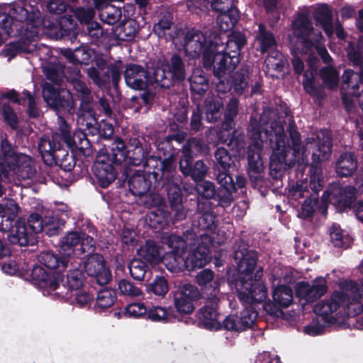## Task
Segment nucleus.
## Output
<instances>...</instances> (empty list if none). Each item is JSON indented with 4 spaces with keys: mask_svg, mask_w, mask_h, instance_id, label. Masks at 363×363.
Segmentation results:
<instances>
[{
    "mask_svg": "<svg viewBox=\"0 0 363 363\" xmlns=\"http://www.w3.org/2000/svg\"><path fill=\"white\" fill-rule=\"evenodd\" d=\"M234 259L237 264L238 277L230 281L234 286L239 300L245 304L260 303L267 298V289L262 277V268L260 267L253 275L258 261V253L255 250H249L248 242L242 238L235 242Z\"/></svg>",
    "mask_w": 363,
    "mask_h": 363,
    "instance_id": "f257e3e1",
    "label": "nucleus"
},
{
    "mask_svg": "<svg viewBox=\"0 0 363 363\" xmlns=\"http://www.w3.org/2000/svg\"><path fill=\"white\" fill-rule=\"evenodd\" d=\"M339 286L340 291H333L329 299L319 303V317L328 325L349 327V319L363 311V284L359 286L352 280H345Z\"/></svg>",
    "mask_w": 363,
    "mask_h": 363,
    "instance_id": "f03ea898",
    "label": "nucleus"
},
{
    "mask_svg": "<svg viewBox=\"0 0 363 363\" xmlns=\"http://www.w3.org/2000/svg\"><path fill=\"white\" fill-rule=\"evenodd\" d=\"M36 265L33 266L30 272V279L33 284L53 295L58 298H68L69 291H77L84 284V272L80 268L72 267L66 275V284H62L64 280L62 272L65 269H48Z\"/></svg>",
    "mask_w": 363,
    "mask_h": 363,
    "instance_id": "7ed1b4c3",
    "label": "nucleus"
},
{
    "mask_svg": "<svg viewBox=\"0 0 363 363\" xmlns=\"http://www.w3.org/2000/svg\"><path fill=\"white\" fill-rule=\"evenodd\" d=\"M216 179L219 184L217 189L214 183L211 181L204 180L203 178L197 179L195 191L199 195V200L213 199L218 201V206L223 208L231 205L234 200L233 194L239 189L244 188L247 183L246 178L242 174H238L235 176V182L232 175H227L224 172L216 173ZM206 205V203H201L199 201L198 210L200 211Z\"/></svg>",
    "mask_w": 363,
    "mask_h": 363,
    "instance_id": "20e7f679",
    "label": "nucleus"
},
{
    "mask_svg": "<svg viewBox=\"0 0 363 363\" xmlns=\"http://www.w3.org/2000/svg\"><path fill=\"white\" fill-rule=\"evenodd\" d=\"M240 62V58L238 53L233 54L223 45L211 40L203 50L201 60L203 67L207 71H211L213 76L219 80L233 72Z\"/></svg>",
    "mask_w": 363,
    "mask_h": 363,
    "instance_id": "39448f33",
    "label": "nucleus"
},
{
    "mask_svg": "<svg viewBox=\"0 0 363 363\" xmlns=\"http://www.w3.org/2000/svg\"><path fill=\"white\" fill-rule=\"evenodd\" d=\"M65 225V220L58 215L46 216L43 218L39 213H33L27 219L25 218V233L19 236L20 238L23 236L28 240L20 241L17 245H35L38 242L36 235L40 232H45L49 237L58 235Z\"/></svg>",
    "mask_w": 363,
    "mask_h": 363,
    "instance_id": "423d86ee",
    "label": "nucleus"
},
{
    "mask_svg": "<svg viewBox=\"0 0 363 363\" xmlns=\"http://www.w3.org/2000/svg\"><path fill=\"white\" fill-rule=\"evenodd\" d=\"M38 147L43 162L48 166H59L65 172H70L76 165L74 155L69 154L62 140L54 141V133L51 137H41Z\"/></svg>",
    "mask_w": 363,
    "mask_h": 363,
    "instance_id": "0eeeda50",
    "label": "nucleus"
},
{
    "mask_svg": "<svg viewBox=\"0 0 363 363\" xmlns=\"http://www.w3.org/2000/svg\"><path fill=\"white\" fill-rule=\"evenodd\" d=\"M291 33L289 34L290 49L306 53L318 52V39H313V26L307 13L298 12L291 22Z\"/></svg>",
    "mask_w": 363,
    "mask_h": 363,
    "instance_id": "6e6552de",
    "label": "nucleus"
},
{
    "mask_svg": "<svg viewBox=\"0 0 363 363\" xmlns=\"http://www.w3.org/2000/svg\"><path fill=\"white\" fill-rule=\"evenodd\" d=\"M81 231H69L63 237L58 253L53 251L42 252L38 255V262L48 269H66L71 257L76 254L74 247L82 241Z\"/></svg>",
    "mask_w": 363,
    "mask_h": 363,
    "instance_id": "1a4fd4ad",
    "label": "nucleus"
},
{
    "mask_svg": "<svg viewBox=\"0 0 363 363\" xmlns=\"http://www.w3.org/2000/svg\"><path fill=\"white\" fill-rule=\"evenodd\" d=\"M185 61L179 53H174L169 60L159 59L155 62L157 85L169 89L183 84L187 78Z\"/></svg>",
    "mask_w": 363,
    "mask_h": 363,
    "instance_id": "9d476101",
    "label": "nucleus"
},
{
    "mask_svg": "<svg viewBox=\"0 0 363 363\" xmlns=\"http://www.w3.org/2000/svg\"><path fill=\"white\" fill-rule=\"evenodd\" d=\"M19 206L11 200L5 206L0 203V231L7 233V240L11 245H17L20 241L27 240L20 235L25 233V218H17Z\"/></svg>",
    "mask_w": 363,
    "mask_h": 363,
    "instance_id": "9b49d317",
    "label": "nucleus"
},
{
    "mask_svg": "<svg viewBox=\"0 0 363 363\" xmlns=\"http://www.w3.org/2000/svg\"><path fill=\"white\" fill-rule=\"evenodd\" d=\"M155 62L146 65L128 63L123 71V77L126 85L134 90H145L150 85L157 84Z\"/></svg>",
    "mask_w": 363,
    "mask_h": 363,
    "instance_id": "f8f14e48",
    "label": "nucleus"
},
{
    "mask_svg": "<svg viewBox=\"0 0 363 363\" xmlns=\"http://www.w3.org/2000/svg\"><path fill=\"white\" fill-rule=\"evenodd\" d=\"M1 161L3 164L9 169L23 180L31 179L35 174V170L28 161H23V155H18L16 147L7 138L1 141Z\"/></svg>",
    "mask_w": 363,
    "mask_h": 363,
    "instance_id": "ddd939ff",
    "label": "nucleus"
},
{
    "mask_svg": "<svg viewBox=\"0 0 363 363\" xmlns=\"http://www.w3.org/2000/svg\"><path fill=\"white\" fill-rule=\"evenodd\" d=\"M132 170L125 167L122 172V179L127 181L128 186L130 192L134 195L141 197L147 193L152 186V179L157 185H160L161 180L164 177L162 173L157 169H152L146 172L145 170H135L131 173Z\"/></svg>",
    "mask_w": 363,
    "mask_h": 363,
    "instance_id": "4468645a",
    "label": "nucleus"
},
{
    "mask_svg": "<svg viewBox=\"0 0 363 363\" xmlns=\"http://www.w3.org/2000/svg\"><path fill=\"white\" fill-rule=\"evenodd\" d=\"M290 50L294 56V58L291 60V64L294 72L298 75L301 74L304 69L303 62L298 55H309L307 60L308 68L303 74V86L306 92L314 97V101L315 102L316 99H318V86L316 85L315 82V78L318 75V57L315 55V50H313L309 53H306L298 50L296 52H294L291 49Z\"/></svg>",
    "mask_w": 363,
    "mask_h": 363,
    "instance_id": "2eb2a0df",
    "label": "nucleus"
},
{
    "mask_svg": "<svg viewBox=\"0 0 363 363\" xmlns=\"http://www.w3.org/2000/svg\"><path fill=\"white\" fill-rule=\"evenodd\" d=\"M156 155L150 156V169H157L164 176L174 172L176 168V149L166 136L155 143Z\"/></svg>",
    "mask_w": 363,
    "mask_h": 363,
    "instance_id": "dca6fc26",
    "label": "nucleus"
},
{
    "mask_svg": "<svg viewBox=\"0 0 363 363\" xmlns=\"http://www.w3.org/2000/svg\"><path fill=\"white\" fill-rule=\"evenodd\" d=\"M325 192L336 211L340 213L354 210L357 203V189L351 185L343 186L340 183L333 182Z\"/></svg>",
    "mask_w": 363,
    "mask_h": 363,
    "instance_id": "f3484780",
    "label": "nucleus"
},
{
    "mask_svg": "<svg viewBox=\"0 0 363 363\" xmlns=\"http://www.w3.org/2000/svg\"><path fill=\"white\" fill-rule=\"evenodd\" d=\"M62 140L67 149L72 151L78 150L85 157L90 156L92 152V144L87 138V135L82 130L71 133V128L66 121L60 126L59 132L54 133V141Z\"/></svg>",
    "mask_w": 363,
    "mask_h": 363,
    "instance_id": "a211bd4d",
    "label": "nucleus"
},
{
    "mask_svg": "<svg viewBox=\"0 0 363 363\" xmlns=\"http://www.w3.org/2000/svg\"><path fill=\"white\" fill-rule=\"evenodd\" d=\"M176 311L181 315L191 314L195 310V303L201 296L197 286L191 284H180L171 292Z\"/></svg>",
    "mask_w": 363,
    "mask_h": 363,
    "instance_id": "6ab92c4d",
    "label": "nucleus"
},
{
    "mask_svg": "<svg viewBox=\"0 0 363 363\" xmlns=\"http://www.w3.org/2000/svg\"><path fill=\"white\" fill-rule=\"evenodd\" d=\"M42 95L45 102L52 110L70 111L73 108L72 93L59 86L44 82L42 84Z\"/></svg>",
    "mask_w": 363,
    "mask_h": 363,
    "instance_id": "aec40b11",
    "label": "nucleus"
},
{
    "mask_svg": "<svg viewBox=\"0 0 363 363\" xmlns=\"http://www.w3.org/2000/svg\"><path fill=\"white\" fill-rule=\"evenodd\" d=\"M160 185L167 192L171 211L174 213L175 220H182L186 218L183 206V192L172 173L167 174L161 180Z\"/></svg>",
    "mask_w": 363,
    "mask_h": 363,
    "instance_id": "412c9836",
    "label": "nucleus"
},
{
    "mask_svg": "<svg viewBox=\"0 0 363 363\" xmlns=\"http://www.w3.org/2000/svg\"><path fill=\"white\" fill-rule=\"evenodd\" d=\"M252 137L255 141L250 144L247 149V172L250 181L257 182L261 179L262 173L264 168L262 157V146L257 141L261 138V131L259 128L255 129Z\"/></svg>",
    "mask_w": 363,
    "mask_h": 363,
    "instance_id": "4be33fe9",
    "label": "nucleus"
},
{
    "mask_svg": "<svg viewBox=\"0 0 363 363\" xmlns=\"http://www.w3.org/2000/svg\"><path fill=\"white\" fill-rule=\"evenodd\" d=\"M257 317V313L252 307H246L239 313L228 315L224 320L220 322V330L240 333L249 329H252L255 323Z\"/></svg>",
    "mask_w": 363,
    "mask_h": 363,
    "instance_id": "5701e85b",
    "label": "nucleus"
},
{
    "mask_svg": "<svg viewBox=\"0 0 363 363\" xmlns=\"http://www.w3.org/2000/svg\"><path fill=\"white\" fill-rule=\"evenodd\" d=\"M220 298L218 296L207 297L204 305L196 312L198 325L211 331L220 330L218 320Z\"/></svg>",
    "mask_w": 363,
    "mask_h": 363,
    "instance_id": "b1692460",
    "label": "nucleus"
},
{
    "mask_svg": "<svg viewBox=\"0 0 363 363\" xmlns=\"http://www.w3.org/2000/svg\"><path fill=\"white\" fill-rule=\"evenodd\" d=\"M249 74V67L247 65H242L238 71L219 80L216 84L217 91L223 94L233 91L239 95L242 94L248 87Z\"/></svg>",
    "mask_w": 363,
    "mask_h": 363,
    "instance_id": "393cba45",
    "label": "nucleus"
},
{
    "mask_svg": "<svg viewBox=\"0 0 363 363\" xmlns=\"http://www.w3.org/2000/svg\"><path fill=\"white\" fill-rule=\"evenodd\" d=\"M210 248L207 245L199 244L189 255L182 259L175 265H172L174 270L194 271L196 268H202L209 262Z\"/></svg>",
    "mask_w": 363,
    "mask_h": 363,
    "instance_id": "a878e982",
    "label": "nucleus"
},
{
    "mask_svg": "<svg viewBox=\"0 0 363 363\" xmlns=\"http://www.w3.org/2000/svg\"><path fill=\"white\" fill-rule=\"evenodd\" d=\"M86 257L84 269L87 275L93 277L99 285L107 284L111 280L112 275L110 269L106 266L104 257L99 253L89 255Z\"/></svg>",
    "mask_w": 363,
    "mask_h": 363,
    "instance_id": "bb28decb",
    "label": "nucleus"
},
{
    "mask_svg": "<svg viewBox=\"0 0 363 363\" xmlns=\"http://www.w3.org/2000/svg\"><path fill=\"white\" fill-rule=\"evenodd\" d=\"M118 166L108 160V157L99 155L97 156L92 169L98 185L107 188L117 177L116 167Z\"/></svg>",
    "mask_w": 363,
    "mask_h": 363,
    "instance_id": "cd10ccee",
    "label": "nucleus"
},
{
    "mask_svg": "<svg viewBox=\"0 0 363 363\" xmlns=\"http://www.w3.org/2000/svg\"><path fill=\"white\" fill-rule=\"evenodd\" d=\"M72 86L73 94H72L73 100V106H74V101H80L79 107V113L82 116L85 113L92 115L94 113L93 96L90 88L88 87L86 84L77 78H72L70 81Z\"/></svg>",
    "mask_w": 363,
    "mask_h": 363,
    "instance_id": "c85d7f7f",
    "label": "nucleus"
},
{
    "mask_svg": "<svg viewBox=\"0 0 363 363\" xmlns=\"http://www.w3.org/2000/svg\"><path fill=\"white\" fill-rule=\"evenodd\" d=\"M184 35L182 45L186 55L192 58H197L201 55H203V50L209 42L206 40L203 33L192 28L184 32Z\"/></svg>",
    "mask_w": 363,
    "mask_h": 363,
    "instance_id": "c756f323",
    "label": "nucleus"
},
{
    "mask_svg": "<svg viewBox=\"0 0 363 363\" xmlns=\"http://www.w3.org/2000/svg\"><path fill=\"white\" fill-rule=\"evenodd\" d=\"M314 194H311L309 196H305V192H308L307 186H303V184L298 183L294 186L293 185L289 190V194L291 197L295 199L299 198L306 197L304 202L301 206V216L304 219L312 218L315 210L318 209V189L315 184L311 186Z\"/></svg>",
    "mask_w": 363,
    "mask_h": 363,
    "instance_id": "7c9ffc66",
    "label": "nucleus"
},
{
    "mask_svg": "<svg viewBox=\"0 0 363 363\" xmlns=\"http://www.w3.org/2000/svg\"><path fill=\"white\" fill-rule=\"evenodd\" d=\"M128 156L126 162L133 166L143 165L150 169L149 161L150 160V147L138 138H130L128 139Z\"/></svg>",
    "mask_w": 363,
    "mask_h": 363,
    "instance_id": "2f4dec72",
    "label": "nucleus"
},
{
    "mask_svg": "<svg viewBox=\"0 0 363 363\" xmlns=\"http://www.w3.org/2000/svg\"><path fill=\"white\" fill-rule=\"evenodd\" d=\"M179 168L184 177H190L194 181L204 178L208 169L202 160L194 162L193 157L182 153L179 157Z\"/></svg>",
    "mask_w": 363,
    "mask_h": 363,
    "instance_id": "473e14b6",
    "label": "nucleus"
},
{
    "mask_svg": "<svg viewBox=\"0 0 363 363\" xmlns=\"http://www.w3.org/2000/svg\"><path fill=\"white\" fill-rule=\"evenodd\" d=\"M289 152L286 146L282 149L277 147L274 150L269 160V172L274 178L282 177L286 170L295 164V159H287V154Z\"/></svg>",
    "mask_w": 363,
    "mask_h": 363,
    "instance_id": "72a5a7b5",
    "label": "nucleus"
},
{
    "mask_svg": "<svg viewBox=\"0 0 363 363\" xmlns=\"http://www.w3.org/2000/svg\"><path fill=\"white\" fill-rule=\"evenodd\" d=\"M343 86L348 89V94L356 97L359 106L363 111V72L354 73L352 69H347L342 74Z\"/></svg>",
    "mask_w": 363,
    "mask_h": 363,
    "instance_id": "f704fd0d",
    "label": "nucleus"
},
{
    "mask_svg": "<svg viewBox=\"0 0 363 363\" xmlns=\"http://www.w3.org/2000/svg\"><path fill=\"white\" fill-rule=\"evenodd\" d=\"M196 281L201 286V292L207 297L218 296L220 282L218 279H215L214 272L211 269H202L197 274Z\"/></svg>",
    "mask_w": 363,
    "mask_h": 363,
    "instance_id": "c9c22d12",
    "label": "nucleus"
},
{
    "mask_svg": "<svg viewBox=\"0 0 363 363\" xmlns=\"http://www.w3.org/2000/svg\"><path fill=\"white\" fill-rule=\"evenodd\" d=\"M128 141L127 143L121 137L113 138V141L106 152L101 154L108 160L118 166L126 162L128 156Z\"/></svg>",
    "mask_w": 363,
    "mask_h": 363,
    "instance_id": "e433bc0d",
    "label": "nucleus"
},
{
    "mask_svg": "<svg viewBox=\"0 0 363 363\" xmlns=\"http://www.w3.org/2000/svg\"><path fill=\"white\" fill-rule=\"evenodd\" d=\"M358 162L354 152H345L337 158L335 164V172L340 177H349L357 171Z\"/></svg>",
    "mask_w": 363,
    "mask_h": 363,
    "instance_id": "4c0bfd02",
    "label": "nucleus"
},
{
    "mask_svg": "<svg viewBox=\"0 0 363 363\" xmlns=\"http://www.w3.org/2000/svg\"><path fill=\"white\" fill-rule=\"evenodd\" d=\"M203 108L208 122H218L221 118L223 109V98L218 94H208L203 101Z\"/></svg>",
    "mask_w": 363,
    "mask_h": 363,
    "instance_id": "58836bf2",
    "label": "nucleus"
},
{
    "mask_svg": "<svg viewBox=\"0 0 363 363\" xmlns=\"http://www.w3.org/2000/svg\"><path fill=\"white\" fill-rule=\"evenodd\" d=\"M188 81L192 95L203 96L209 89L208 75L201 67L194 68Z\"/></svg>",
    "mask_w": 363,
    "mask_h": 363,
    "instance_id": "ea45409f",
    "label": "nucleus"
},
{
    "mask_svg": "<svg viewBox=\"0 0 363 363\" xmlns=\"http://www.w3.org/2000/svg\"><path fill=\"white\" fill-rule=\"evenodd\" d=\"M255 40L259 44L258 50L262 54L276 50L277 42L274 34L267 29L263 23L258 24V30L256 32Z\"/></svg>",
    "mask_w": 363,
    "mask_h": 363,
    "instance_id": "a19ab883",
    "label": "nucleus"
},
{
    "mask_svg": "<svg viewBox=\"0 0 363 363\" xmlns=\"http://www.w3.org/2000/svg\"><path fill=\"white\" fill-rule=\"evenodd\" d=\"M138 255L150 264H157L162 260V247L152 240H146L138 250Z\"/></svg>",
    "mask_w": 363,
    "mask_h": 363,
    "instance_id": "79ce46f5",
    "label": "nucleus"
},
{
    "mask_svg": "<svg viewBox=\"0 0 363 363\" xmlns=\"http://www.w3.org/2000/svg\"><path fill=\"white\" fill-rule=\"evenodd\" d=\"M214 158L217 173L224 172L227 175H230L229 169L236 167L235 162L238 161V157L230 154L224 147H218L214 152Z\"/></svg>",
    "mask_w": 363,
    "mask_h": 363,
    "instance_id": "37998d69",
    "label": "nucleus"
},
{
    "mask_svg": "<svg viewBox=\"0 0 363 363\" xmlns=\"http://www.w3.org/2000/svg\"><path fill=\"white\" fill-rule=\"evenodd\" d=\"M318 277L313 280V284L310 285L308 282L301 281L296 283L294 286L295 296L299 301H304L302 304L313 303L318 299Z\"/></svg>",
    "mask_w": 363,
    "mask_h": 363,
    "instance_id": "c03bdc74",
    "label": "nucleus"
},
{
    "mask_svg": "<svg viewBox=\"0 0 363 363\" xmlns=\"http://www.w3.org/2000/svg\"><path fill=\"white\" fill-rule=\"evenodd\" d=\"M140 29L139 23L135 19L125 21L113 29L115 38L119 41H133Z\"/></svg>",
    "mask_w": 363,
    "mask_h": 363,
    "instance_id": "a18cd8bd",
    "label": "nucleus"
},
{
    "mask_svg": "<svg viewBox=\"0 0 363 363\" xmlns=\"http://www.w3.org/2000/svg\"><path fill=\"white\" fill-rule=\"evenodd\" d=\"M77 23L72 15H64L58 21L55 36L57 39L67 37L71 39L77 34Z\"/></svg>",
    "mask_w": 363,
    "mask_h": 363,
    "instance_id": "49530a36",
    "label": "nucleus"
},
{
    "mask_svg": "<svg viewBox=\"0 0 363 363\" xmlns=\"http://www.w3.org/2000/svg\"><path fill=\"white\" fill-rule=\"evenodd\" d=\"M208 150V145L203 139L197 137H191L184 143L181 153L186 154L194 158L199 155H206Z\"/></svg>",
    "mask_w": 363,
    "mask_h": 363,
    "instance_id": "de8ad7c7",
    "label": "nucleus"
},
{
    "mask_svg": "<svg viewBox=\"0 0 363 363\" xmlns=\"http://www.w3.org/2000/svg\"><path fill=\"white\" fill-rule=\"evenodd\" d=\"M169 216L170 213L167 210V206L155 208L149 212L147 220L150 228L160 230L169 224Z\"/></svg>",
    "mask_w": 363,
    "mask_h": 363,
    "instance_id": "09e8293b",
    "label": "nucleus"
},
{
    "mask_svg": "<svg viewBox=\"0 0 363 363\" xmlns=\"http://www.w3.org/2000/svg\"><path fill=\"white\" fill-rule=\"evenodd\" d=\"M116 299V291L112 288L104 287L97 293L94 308L99 312L104 311L113 306Z\"/></svg>",
    "mask_w": 363,
    "mask_h": 363,
    "instance_id": "8fccbe9b",
    "label": "nucleus"
},
{
    "mask_svg": "<svg viewBox=\"0 0 363 363\" xmlns=\"http://www.w3.org/2000/svg\"><path fill=\"white\" fill-rule=\"evenodd\" d=\"M333 149L332 133L328 129H319V162L330 159Z\"/></svg>",
    "mask_w": 363,
    "mask_h": 363,
    "instance_id": "3c124183",
    "label": "nucleus"
},
{
    "mask_svg": "<svg viewBox=\"0 0 363 363\" xmlns=\"http://www.w3.org/2000/svg\"><path fill=\"white\" fill-rule=\"evenodd\" d=\"M167 244L170 249L172 257L173 259V265L179 262V258H182L186 252L187 245L186 242L181 237L177 235L168 236Z\"/></svg>",
    "mask_w": 363,
    "mask_h": 363,
    "instance_id": "603ef678",
    "label": "nucleus"
},
{
    "mask_svg": "<svg viewBox=\"0 0 363 363\" xmlns=\"http://www.w3.org/2000/svg\"><path fill=\"white\" fill-rule=\"evenodd\" d=\"M272 298L275 306L279 308H287L293 302V290L287 285H279L274 289Z\"/></svg>",
    "mask_w": 363,
    "mask_h": 363,
    "instance_id": "864d4df0",
    "label": "nucleus"
},
{
    "mask_svg": "<svg viewBox=\"0 0 363 363\" xmlns=\"http://www.w3.org/2000/svg\"><path fill=\"white\" fill-rule=\"evenodd\" d=\"M243 137L244 135L233 125L232 128L224 129L220 133L219 139L232 150H238L242 147Z\"/></svg>",
    "mask_w": 363,
    "mask_h": 363,
    "instance_id": "5fc2aeb1",
    "label": "nucleus"
},
{
    "mask_svg": "<svg viewBox=\"0 0 363 363\" xmlns=\"http://www.w3.org/2000/svg\"><path fill=\"white\" fill-rule=\"evenodd\" d=\"M319 25L328 38L334 34L333 14L330 6L325 3H319Z\"/></svg>",
    "mask_w": 363,
    "mask_h": 363,
    "instance_id": "6e6d98bb",
    "label": "nucleus"
},
{
    "mask_svg": "<svg viewBox=\"0 0 363 363\" xmlns=\"http://www.w3.org/2000/svg\"><path fill=\"white\" fill-rule=\"evenodd\" d=\"M239 100L235 97H231L226 104L224 112V121L222 124L223 129L232 128L235 125V119L239 112Z\"/></svg>",
    "mask_w": 363,
    "mask_h": 363,
    "instance_id": "4d7b16f0",
    "label": "nucleus"
},
{
    "mask_svg": "<svg viewBox=\"0 0 363 363\" xmlns=\"http://www.w3.org/2000/svg\"><path fill=\"white\" fill-rule=\"evenodd\" d=\"M288 132L291 143L289 147H286L289 151L291 152V150H293V154L295 157L296 155H299L301 152L302 155H304L306 149L304 146L301 145V134L298 131L297 127L294 121L289 123Z\"/></svg>",
    "mask_w": 363,
    "mask_h": 363,
    "instance_id": "13d9d810",
    "label": "nucleus"
},
{
    "mask_svg": "<svg viewBox=\"0 0 363 363\" xmlns=\"http://www.w3.org/2000/svg\"><path fill=\"white\" fill-rule=\"evenodd\" d=\"M99 16L104 23L108 25H114L121 19L122 11L121 8L118 6L111 4H106L101 9Z\"/></svg>",
    "mask_w": 363,
    "mask_h": 363,
    "instance_id": "bf43d9fd",
    "label": "nucleus"
},
{
    "mask_svg": "<svg viewBox=\"0 0 363 363\" xmlns=\"http://www.w3.org/2000/svg\"><path fill=\"white\" fill-rule=\"evenodd\" d=\"M148 293L164 298L169 290L167 279L163 276H156L153 281L146 286Z\"/></svg>",
    "mask_w": 363,
    "mask_h": 363,
    "instance_id": "052dcab7",
    "label": "nucleus"
},
{
    "mask_svg": "<svg viewBox=\"0 0 363 363\" xmlns=\"http://www.w3.org/2000/svg\"><path fill=\"white\" fill-rule=\"evenodd\" d=\"M247 44V38L244 33L239 31L233 32L229 35L225 48L230 51L233 54L238 53L240 57V52L242 48Z\"/></svg>",
    "mask_w": 363,
    "mask_h": 363,
    "instance_id": "680f3d73",
    "label": "nucleus"
},
{
    "mask_svg": "<svg viewBox=\"0 0 363 363\" xmlns=\"http://www.w3.org/2000/svg\"><path fill=\"white\" fill-rule=\"evenodd\" d=\"M319 77L323 79V84L329 89L332 90L337 86L339 74L335 67L328 66L319 69Z\"/></svg>",
    "mask_w": 363,
    "mask_h": 363,
    "instance_id": "e2e57ef3",
    "label": "nucleus"
},
{
    "mask_svg": "<svg viewBox=\"0 0 363 363\" xmlns=\"http://www.w3.org/2000/svg\"><path fill=\"white\" fill-rule=\"evenodd\" d=\"M197 227L201 230L213 233L217 228L216 215L206 210L198 218Z\"/></svg>",
    "mask_w": 363,
    "mask_h": 363,
    "instance_id": "0e129e2a",
    "label": "nucleus"
},
{
    "mask_svg": "<svg viewBox=\"0 0 363 363\" xmlns=\"http://www.w3.org/2000/svg\"><path fill=\"white\" fill-rule=\"evenodd\" d=\"M130 276L137 281H143L147 273H151L146 262L141 259H133L129 264Z\"/></svg>",
    "mask_w": 363,
    "mask_h": 363,
    "instance_id": "69168bd1",
    "label": "nucleus"
},
{
    "mask_svg": "<svg viewBox=\"0 0 363 363\" xmlns=\"http://www.w3.org/2000/svg\"><path fill=\"white\" fill-rule=\"evenodd\" d=\"M347 57L350 62L353 66L358 67V71H354L356 74H360L363 72V55L355 48L354 44L352 42H349L347 48H345Z\"/></svg>",
    "mask_w": 363,
    "mask_h": 363,
    "instance_id": "338daca9",
    "label": "nucleus"
},
{
    "mask_svg": "<svg viewBox=\"0 0 363 363\" xmlns=\"http://www.w3.org/2000/svg\"><path fill=\"white\" fill-rule=\"evenodd\" d=\"M142 196L143 206L147 208L155 209L167 206L164 197L157 192L148 191Z\"/></svg>",
    "mask_w": 363,
    "mask_h": 363,
    "instance_id": "774afa93",
    "label": "nucleus"
}]
</instances>
